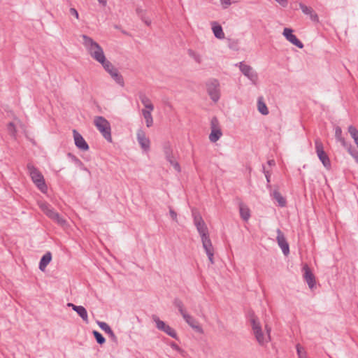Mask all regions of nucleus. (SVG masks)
Here are the masks:
<instances>
[{"mask_svg": "<svg viewBox=\"0 0 358 358\" xmlns=\"http://www.w3.org/2000/svg\"><path fill=\"white\" fill-rule=\"evenodd\" d=\"M74 161L78 164L80 166H83V162L78 158H76V157H74Z\"/></svg>", "mask_w": 358, "mask_h": 358, "instance_id": "3c124183", "label": "nucleus"}, {"mask_svg": "<svg viewBox=\"0 0 358 358\" xmlns=\"http://www.w3.org/2000/svg\"><path fill=\"white\" fill-rule=\"evenodd\" d=\"M272 196L273 199L276 200L280 207H284L286 206V199L282 196L278 189L273 190Z\"/></svg>", "mask_w": 358, "mask_h": 358, "instance_id": "393cba45", "label": "nucleus"}, {"mask_svg": "<svg viewBox=\"0 0 358 358\" xmlns=\"http://www.w3.org/2000/svg\"><path fill=\"white\" fill-rule=\"evenodd\" d=\"M137 141L141 145V148L144 151H148L150 148V141L146 136L145 133L142 129H138L136 134Z\"/></svg>", "mask_w": 358, "mask_h": 358, "instance_id": "4468645a", "label": "nucleus"}, {"mask_svg": "<svg viewBox=\"0 0 358 358\" xmlns=\"http://www.w3.org/2000/svg\"><path fill=\"white\" fill-rule=\"evenodd\" d=\"M238 65L244 76L248 77L253 83L257 82L258 79L257 74L253 71L250 66L245 64L243 62H240Z\"/></svg>", "mask_w": 358, "mask_h": 358, "instance_id": "f8f14e48", "label": "nucleus"}, {"mask_svg": "<svg viewBox=\"0 0 358 358\" xmlns=\"http://www.w3.org/2000/svg\"><path fill=\"white\" fill-rule=\"evenodd\" d=\"M69 12H70V13H71L72 15L75 16V17H76L77 20H78V19H79V14H78V11H77V10H76V8H70V10H69Z\"/></svg>", "mask_w": 358, "mask_h": 358, "instance_id": "c03bdc74", "label": "nucleus"}, {"mask_svg": "<svg viewBox=\"0 0 358 358\" xmlns=\"http://www.w3.org/2000/svg\"><path fill=\"white\" fill-rule=\"evenodd\" d=\"M335 137L336 139L341 143L343 148L346 147L349 144L342 136V129L340 127H336L335 128Z\"/></svg>", "mask_w": 358, "mask_h": 358, "instance_id": "bb28decb", "label": "nucleus"}, {"mask_svg": "<svg viewBox=\"0 0 358 358\" xmlns=\"http://www.w3.org/2000/svg\"><path fill=\"white\" fill-rule=\"evenodd\" d=\"M139 99L143 103V105L145 106L146 110H154V106L151 103L150 99L145 95L143 92H139L138 94Z\"/></svg>", "mask_w": 358, "mask_h": 358, "instance_id": "412c9836", "label": "nucleus"}, {"mask_svg": "<svg viewBox=\"0 0 358 358\" xmlns=\"http://www.w3.org/2000/svg\"><path fill=\"white\" fill-rule=\"evenodd\" d=\"M169 213H170L171 218L173 220L177 221V213L171 207L169 208Z\"/></svg>", "mask_w": 358, "mask_h": 358, "instance_id": "a18cd8bd", "label": "nucleus"}, {"mask_svg": "<svg viewBox=\"0 0 358 358\" xmlns=\"http://www.w3.org/2000/svg\"><path fill=\"white\" fill-rule=\"evenodd\" d=\"M100 3L103 4V6L106 5L107 0H97Z\"/></svg>", "mask_w": 358, "mask_h": 358, "instance_id": "6e6d98bb", "label": "nucleus"}, {"mask_svg": "<svg viewBox=\"0 0 358 358\" xmlns=\"http://www.w3.org/2000/svg\"><path fill=\"white\" fill-rule=\"evenodd\" d=\"M301 358H304V357H301Z\"/></svg>", "mask_w": 358, "mask_h": 358, "instance_id": "680f3d73", "label": "nucleus"}, {"mask_svg": "<svg viewBox=\"0 0 358 358\" xmlns=\"http://www.w3.org/2000/svg\"><path fill=\"white\" fill-rule=\"evenodd\" d=\"M195 54H196V53H195L193 50H189V55L190 56H192V57H194V55Z\"/></svg>", "mask_w": 358, "mask_h": 358, "instance_id": "4d7b16f0", "label": "nucleus"}, {"mask_svg": "<svg viewBox=\"0 0 358 358\" xmlns=\"http://www.w3.org/2000/svg\"><path fill=\"white\" fill-rule=\"evenodd\" d=\"M250 322L252 326L253 334L260 345H264L271 341V328L267 324L265 325L266 334H264L261 324L258 318L252 313L250 315Z\"/></svg>", "mask_w": 358, "mask_h": 358, "instance_id": "f257e3e1", "label": "nucleus"}, {"mask_svg": "<svg viewBox=\"0 0 358 358\" xmlns=\"http://www.w3.org/2000/svg\"><path fill=\"white\" fill-rule=\"evenodd\" d=\"M193 58L195 59V61H196V62H198V63H201V57H200V56H199V55L195 54V55H194V57H193Z\"/></svg>", "mask_w": 358, "mask_h": 358, "instance_id": "8fccbe9b", "label": "nucleus"}, {"mask_svg": "<svg viewBox=\"0 0 358 358\" xmlns=\"http://www.w3.org/2000/svg\"><path fill=\"white\" fill-rule=\"evenodd\" d=\"M170 345L173 350L180 351V348L176 343L172 342Z\"/></svg>", "mask_w": 358, "mask_h": 358, "instance_id": "09e8293b", "label": "nucleus"}, {"mask_svg": "<svg viewBox=\"0 0 358 358\" xmlns=\"http://www.w3.org/2000/svg\"><path fill=\"white\" fill-rule=\"evenodd\" d=\"M110 76L115 80V82L122 86L124 85V79L121 74L118 72V70L116 69L112 74H110Z\"/></svg>", "mask_w": 358, "mask_h": 358, "instance_id": "473e14b6", "label": "nucleus"}, {"mask_svg": "<svg viewBox=\"0 0 358 358\" xmlns=\"http://www.w3.org/2000/svg\"><path fill=\"white\" fill-rule=\"evenodd\" d=\"M152 318L153 320L155 322L156 327L158 329L165 332L171 337L175 339H178L177 334L173 328H171L169 325L166 324L162 320H159V318L156 315H153Z\"/></svg>", "mask_w": 358, "mask_h": 358, "instance_id": "9d476101", "label": "nucleus"}, {"mask_svg": "<svg viewBox=\"0 0 358 358\" xmlns=\"http://www.w3.org/2000/svg\"><path fill=\"white\" fill-rule=\"evenodd\" d=\"M219 87L220 83L216 79L210 80L206 83L208 94L215 103L219 100L220 96Z\"/></svg>", "mask_w": 358, "mask_h": 358, "instance_id": "6e6552de", "label": "nucleus"}, {"mask_svg": "<svg viewBox=\"0 0 358 358\" xmlns=\"http://www.w3.org/2000/svg\"><path fill=\"white\" fill-rule=\"evenodd\" d=\"M277 242L278 245L282 249L283 254L287 256L289 253V244L285 237L284 234L281 231L280 229H278L277 231Z\"/></svg>", "mask_w": 358, "mask_h": 358, "instance_id": "ddd939ff", "label": "nucleus"}, {"mask_svg": "<svg viewBox=\"0 0 358 358\" xmlns=\"http://www.w3.org/2000/svg\"><path fill=\"white\" fill-rule=\"evenodd\" d=\"M345 148L348 150L349 154L354 157L356 162L358 164V151L354 148L350 143H349Z\"/></svg>", "mask_w": 358, "mask_h": 358, "instance_id": "c9c22d12", "label": "nucleus"}, {"mask_svg": "<svg viewBox=\"0 0 358 358\" xmlns=\"http://www.w3.org/2000/svg\"><path fill=\"white\" fill-rule=\"evenodd\" d=\"M212 29H213L215 36L217 38L222 39L224 38V34L222 28L220 25H219V24L214 25V26H213Z\"/></svg>", "mask_w": 358, "mask_h": 358, "instance_id": "c756f323", "label": "nucleus"}, {"mask_svg": "<svg viewBox=\"0 0 358 358\" xmlns=\"http://www.w3.org/2000/svg\"><path fill=\"white\" fill-rule=\"evenodd\" d=\"M250 322L252 326L253 334L260 345H264L271 341V328L267 324L265 325L266 334H264L261 324L258 318L252 313L250 315Z\"/></svg>", "mask_w": 358, "mask_h": 358, "instance_id": "f03ea898", "label": "nucleus"}, {"mask_svg": "<svg viewBox=\"0 0 358 358\" xmlns=\"http://www.w3.org/2000/svg\"><path fill=\"white\" fill-rule=\"evenodd\" d=\"M73 134L76 146L83 151L88 150L89 145L82 135L76 129L73 130Z\"/></svg>", "mask_w": 358, "mask_h": 358, "instance_id": "dca6fc26", "label": "nucleus"}, {"mask_svg": "<svg viewBox=\"0 0 358 358\" xmlns=\"http://www.w3.org/2000/svg\"><path fill=\"white\" fill-rule=\"evenodd\" d=\"M152 110L143 109L142 110V114L143 115V117L145 120L146 126L148 127H150L153 124V118L151 114V112Z\"/></svg>", "mask_w": 358, "mask_h": 358, "instance_id": "a878e982", "label": "nucleus"}, {"mask_svg": "<svg viewBox=\"0 0 358 358\" xmlns=\"http://www.w3.org/2000/svg\"><path fill=\"white\" fill-rule=\"evenodd\" d=\"M27 168L33 182L42 192H46L48 187L45 184L44 177L40 171L31 163H28Z\"/></svg>", "mask_w": 358, "mask_h": 358, "instance_id": "20e7f679", "label": "nucleus"}, {"mask_svg": "<svg viewBox=\"0 0 358 358\" xmlns=\"http://www.w3.org/2000/svg\"><path fill=\"white\" fill-rule=\"evenodd\" d=\"M173 304L176 308H178V311L180 312L182 317L184 316V314H187V312L184 308L183 303L182 302L181 300H180L179 299H175Z\"/></svg>", "mask_w": 358, "mask_h": 358, "instance_id": "f704fd0d", "label": "nucleus"}, {"mask_svg": "<svg viewBox=\"0 0 358 358\" xmlns=\"http://www.w3.org/2000/svg\"><path fill=\"white\" fill-rule=\"evenodd\" d=\"M142 20L144 21V22L147 24V25H150V23H151V21L150 20H148V19H144L142 17Z\"/></svg>", "mask_w": 358, "mask_h": 358, "instance_id": "5fc2aeb1", "label": "nucleus"}, {"mask_svg": "<svg viewBox=\"0 0 358 358\" xmlns=\"http://www.w3.org/2000/svg\"><path fill=\"white\" fill-rule=\"evenodd\" d=\"M81 37L83 40V43L90 55L99 63L100 62H103L106 56L103 48L99 45V44L87 35L83 34Z\"/></svg>", "mask_w": 358, "mask_h": 358, "instance_id": "7ed1b4c3", "label": "nucleus"}, {"mask_svg": "<svg viewBox=\"0 0 358 358\" xmlns=\"http://www.w3.org/2000/svg\"><path fill=\"white\" fill-rule=\"evenodd\" d=\"M75 311L83 319L84 322H85L86 323L89 322L87 312L83 306H79L78 307H75Z\"/></svg>", "mask_w": 358, "mask_h": 358, "instance_id": "cd10ccee", "label": "nucleus"}, {"mask_svg": "<svg viewBox=\"0 0 358 358\" xmlns=\"http://www.w3.org/2000/svg\"><path fill=\"white\" fill-rule=\"evenodd\" d=\"M262 169H263V172H264V173L265 175V177H266V181H267V187L268 188H271V185L269 184L270 182H271V180H270L271 174H270L268 171H266L265 169L264 165L262 166Z\"/></svg>", "mask_w": 358, "mask_h": 358, "instance_id": "79ce46f5", "label": "nucleus"}, {"mask_svg": "<svg viewBox=\"0 0 358 358\" xmlns=\"http://www.w3.org/2000/svg\"><path fill=\"white\" fill-rule=\"evenodd\" d=\"M116 69L113 66L112 69H110L108 73L110 75Z\"/></svg>", "mask_w": 358, "mask_h": 358, "instance_id": "bf43d9fd", "label": "nucleus"}, {"mask_svg": "<svg viewBox=\"0 0 358 358\" xmlns=\"http://www.w3.org/2000/svg\"><path fill=\"white\" fill-rule=\"evenodd\" d=\"M102 66L103 67V69L108 72L109 71V70L114 66L113 65V64L108 61V59H106V58L104 59V61L103 62H99Z\"/></svg>", "mask_w": 358, "mask_h": 358, "instance_id": "58836bf2", "label": "nucleus"}, {"mask_svg": "<svg viewBox=\"0 0 358 358\" xmlns=\"http://www.w3.org/2000/svg\"><path fill=\"white\" fill-rule=\"evenodd\" d=\"M83 169L85 171H87L90 175L91 174L90 171L86 168V167H83Z\"/></svg>", "mask_w": 358, "mask_h": 358, "instance_id": "052dcab7", "label": "nucleus"}, {"mask_svg": "<svg viewBox=\"0 0 358 358\" xmlns=\"http://www.w3.org/2000/svg\"><path fill=\"white\" fill-rule=\"evenodd\" d=\"M195 54H196V53H195L193 50H189V55L190 56H192V57H194V55Z\"/></svg>", "mask_w": 358, "mask_h": 358, "instance_id": "13d9d810", "label": "nucleus"}, {"mask_svg": "<svg viewBox=\"0 0 358 358\" xmlns=\"http://www.w3.org/2000/svg\"><path fill=\"white\" fill-rule=\"evenodd\" d=\"M182 317L185 322L196 331L199 333H203V331L202 327L199 324L198 322L193 317L187 313L184 314Z\"/></svg>", "mask_w": 358, "mask_h": 358, "instance_id": "a211bd4d", "label": "nucleus"}, {"mask_svg": "<svg viewBox=\"0 0 358 358\" xmlns=\"http://www.w3.org/2000/svg\"><path fill=\"white\" fill-rule=\"evenodd\" d=\"M40 208L41 210L51 220L56 222L61 226H64L66 224V221L58 213L50 206L48 203H40Z\"/></svg>", "mask_w": 358, "mask_h": 358, "instance_id": "423d86ee", "label": "nucleus"}, {"mask_svg": "<svg viewBox=\"0 0 358 358\" xmlns=\"http://www.w3.org/2000/svg\"><path fill=\"white\" fill-rule=\"evenodd\" d=\"M52 254L50 252H47L41 259L39 262V269L42 271L45 270L46 266L51 262Z\"/></svg>", "mask_w": 358, "mask_h": 358, "instance_id": "aec40b11", "label": "nucleus"}, {"mask_svg": "<svg viewBox=\"0 0 358 358\" xmlns=\"http://www.w3.org/2000/svg\"><path fill=\"white\" fill-rule=\"evenodd\" d=\"M268 164L269 166H275V161H274L273 159H271V160H268Z\"/></svg>", "mask_w": 358, "mask_h": 358, "instance_id": "864d4df0", "label": "nucleus"}, {"mask_svg": "<svg viewBox=\"0 0 358 358\" xmlns=\"http://www.w3.org/2000/svg\"><path fill=\"white\" fill-rule=\"evenodd\" d=\"M222 133L221 129H212L209 135V139L211 142L215 143L222 136Z\"/></svg>", "mask_w": 358, "mask_h": 358, "instance_id": "c85d7f7f", "label": "nucleus"}, {"mask_svg": "<svg viewBox=\"0 0 358 358\" xmlns=\"http://www.w3.org/2000/svg\"><path fill=\"white\" fill-rule=\"evenodd\" d=\"M299 8L301 9L302 12L305 15H310V18L312 21L316 22L319 21V17L314 12L313 9L311 7L307 6L305 4L300 3Z\"/></svg>", "mask_w": 358, "mask_h": 358, "instance_id": "6ab92c4d", "label": "nucleus"}, {"mask_svg": "<svg viewBox=\"0 0 358 358\" xmlns=\"http://www.w3.org/2000/svg\"><path fill=\"white\" fill-rule=\"evenodd\" d=\"M239 211L241 218L245 221H248L250 217V209L245 205L241 203L239 204Z\"/></svg>", "mask_w": 358, "mask_h": 358, "instance_id": "5701e85b", "label": "nucleus"}, {"mask_svg": "<svg viewBox=\"0 0 358 358\" xmlns=\"http://www.w3.org/2000/svg\"><path fill=\"white\" fill-rule=\"evenodd\" d=\"M257 106H258V110L259 111L260 113H262V115H264L268 114V108H267L266 105L265 104V103L263 101V99L262 97L258 99Z\"/></svg>", "mask_w": 358, "mask_h": 358, "instance_id": "7c9ffc66", "label": "nucleus"}, {"mask_svg": "<svg viewBox=\"0 0 358 358\" xmlns=\"http://www.w3.org/2000/svg\"><path fill=\"white\" fill-rule=\"evenodd\" d=\"M293 30L290 28H285L283 30V36L286 39L299 48H303V44L299 41L295 35L292 34Z\"/></svg>", "mask_w": 358, "mask_h": 358, "instance_id": "2eb2a0df", "label": "nucleus"}, {"mask_svg": "<svg viewBox=\"0 0 358 358\" xmlns=\"http://www.w3.org/2000/svg\"><path fill=\"white\" fill-rule=\"evenodd\" d=\"M94 124L103 136L109 142H112L111 129L109 122L102 116L94 119Z\"/></svg>", "mask_w": 358, "mask_h": 358, "instance_id": "39448f33", "label": "nucleus"}, {"mask_svg": "<svg viewBox=\"0 0 358 358\" xmlns=\"http://www.w3.org/2000/svg\"><path fill=\"white\" fill-rule=\"evenodd\" d=\"M315 145L316 152L320 160L322 162L324 167L329 169L331 168V162L328 155L324 151L322 143L319 138H317L315 141Z\"/></svg>", "mask_w": 358, "mask_h": 358, "instance_id": "0eeeda50", "label": "nucleus"}, {"mask_svg": "<svg viewBox=\"0 0 358 358\" xmlns=\"http://www.w3.org/2000/svg\"><path fill=\"white\" fill-rule=\"evenodd\" d=\"M99 327L103 330L106 333L108 334L110 337L115 341H117V337L115 335L114 332L111 329V328L104 322H97Z\"/></svg>", "mask_w": 358, "mask_h": 358, "instance_id": "4be33fe9", "label": "nucleus"}, {"mask_svg": "<svg viewBox=\"0 0 358 358\" xmlns=\"http://www.w3.org/2000/svg\"><path fill=\"white\" fill-rule=\"evenodd\" d=\"M67 306H68L69 307L72 308V309H73L74 311H75V307H78V306H76V305H74V304H73V303H69L67 304Z\"/></svg>", "mask_w": 358, "mask_h": 358, "instance_id": "603ef678", "label": "nucleus"}, {"mask_svg": "<svg viewBox=\"0 0 358 358\" xmlns=\"http://www.w3.org/2000/svg\"><path fill=\"white\" fill-rule=\"evenodd\" d=\"M110 76L115 80V82L122 86L124 85V79L121 74L118 72V70L116 69L112 74H110Z\"/></svg>", "mask_w": 358, "mask_h": 358, "instance_id": "72a5a7b5", "label": "nucleus"}, {"mask_svg": "<svg viewBox=\"0 0 358 358\" xmlns=\"http://www.w3.org/2000/svg\"><path fill=\"white\" fill-rule=\"evenodd\" d=\"M195 226L196 227V229H197L201 238L209 236L208 229L207 225L204 221L202 222L201 223H198Z\"/></svg>", "mask_w": 358, "mask_h": 358, "instance_id": "b1692460", "label": "nucleus"}, {"mask_svg": "<svg viewBox=\"0 0 358 358\" xmlns=\"http://www.w3.org/2000/svg\"><path fill=\"white\" fill-rule=\"evenodd\" d=\"M275 1H277L281 6L285 8L288 5V1L287 0H275Z\"/></svg>", "mask_w": 358, "mask_h": 358, "instance_id": "49530a36", "label": "nucleus"}, {"mask_svg": "<svg viewBox=\"0 0 358 358\" xmlns=\"http://www.w3.org/2000/svg\"><path fill=\"white\" fill-rule=\"evenodd\" d=\"M303 270L304 271L303 278L307 282L309 288L313 289L315 286V277L307 264L303 266Z\"/></svg>", "mask_w": 358, "mask_h": 358, "instance_id": "f3484780", "label": "nucleus"}, {"mask_svg": "<svg viewBox=\"0 0 358 358\" xmlns=\"http://www.w3.org/2000/svg\"><path fill=\"white\" fill-rule=\"evenodd\" d=\"M296 351L299 358L306 357V352H303V348L299 344L296 345Z\"/></svg>", "mask_w": 358, "mask_h": 358, "instance_id": "37998d69", "label": "nucleus"}, {"mask_svg": "<svg viewBox=\"0 0 358 358\" xmlns=\"http://www.w3.org/2000/svg\"><path fill=\"white\" fill-rule=\"evenodd\" d=\"M210 129H220L219 125V121L216 117H213L210 121Z\"/></svg>", "mask_w": 358, "mask_h": 358, "instance_id": "ea45409f", "label": "nucleus"}, {"mask_svg": "<svg viewBox=\"0 0 358 358\" xmlns=\"http://www.w3.org/2000/svg\"><path fill=\"white\" fill-rule=\"evenodd\" d=\"M163 150L166 160L173 166L176 171L180 172V166L178 162L175 160L173 155V150L169 142L164 144Z\"/></svg>", "mask_w": 358, "mask_h": 358, "instance_id": "1a4fd4ad", "label": "nucleus"}, {"mask_svg": "<svg viewBox=\"0 0 358 358\" xmlns=\"http://www.w3.org/2000/svg\"><path fill=\"white\" fill-rule=\"evenodd\" d=\"M348 132L351 137L354 139V141L358 148V130L355 127L350 125L348 127Z\"/></svg>", "mask_w": 358, "mask_h": 358, "instance_id": "2f4dec72", "label": "nucleus"}, {"mask_svg": "<svg viewBox=\"0 0 358 358\" xmlns=\"http://www.w3.org/2000/svg\"><path fill=\"white\" fill-rule=\"evenodd\" d=\"M193 217L194 225H196L198 223H201L202 222H203V220L199 213L193 212Z\"/></svg>", "mask_w": 358, "mask_h": 358, "instance_id": "a19ab883", "label": "nucleus"}, {"mask_svg": "<svg viewBox=\"0 0 358 358\" xmlns=\"http://www.w3.org/2000/svg\"><path fill=\"white\" fill-rule=\"evenodd\" d=\"M221 3L224 8H227L231 5V1L230 0H221Z\"/></svg>", "mask_w": 358, "mask_h": 358, "instance_id": "de8ad7c7", "label": "nucleus"}, {"mask_svg": "<svg viewBox=\"0 0 358 358\" xmlns=\"http://www.w3.org/2000/svg\"><path fill=\"white\" fill-rule=\"evenodd\" d=\"M201 242L203 245V248L206 251V255H208V259L211 264H214L213 255H214V248L212 245V242L210 241V236H204L201 237Z\"/></svg>", "mask_w": 358, "mask_h": 358, "instance_id": "9b49d317", "label": "nucleus"}, {"mask_svg": "<svg viewBox=\"0 0 358 358\" xmlns=\"http://www.w3.org/2000/svg\"><path fill=\"white\" fill-rule=\"evenodd\" d=\"M7 130L9 134L14 138H16L17 129L15 124L13 122H9L7 125Z\"/></svg>", "mask_w": 358, "mask_h": 358, "instance_id": "4c0bfd02", "label": "nucleus"}, {"mask_svg": "<svg viewBox=\"0 0 358 358\" xmlns=\"http://www.w3.org/2000/svg\"><path fill=\"white\" fill-rule=\"evenodd\" d=\"M92 334H93L97 343H99V345H103L106 342L105 338L98 331L94 330L92 331Z\"/></svg>", "mask_w": 358, "mask_h": 358, "instance_id": "e433bc0d", "label": "nucleus"}]
</instances>
